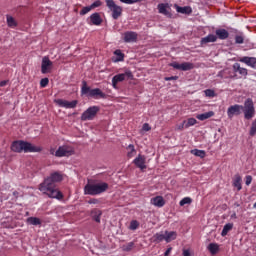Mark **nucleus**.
I'll return each mask as SVG.
<instances>
[{
  "label": "nucleus",
  "mask_w": 256,
  "mask_h": 256,
  "mask_svg": "<svg viewBox=\"0 0 256 256\" xmlns=\"http://www.w3.org/2000/svg\"><path fill=\"white\" fill-rule=\"evenodd\" d=\"M114 55H116V57L112 58L113 63H119L121 61H125V54L121 52V50L119 49L115 50Z\"/></svg>",
  "instance_id": "22"
},
{
  "label": "nucleus",
  "mask_w": 256,
  "mask_h": 256,
  "mask_svg": "<svg viewBox=\"0 0 256 256\" xmlns=\"http://www.w3.org/2000/svg\"><path fill=\"white\" fill-rule=\"evenodd\" d=\"M240 63H245L248 67H251L252 69H256V58L255 57H249L244 56L239 59Z\"/></svg>",
  "instance_id": "16"
},
{
  "label": "nucleus",
  "mask_w": 256,
  "mask_h": 256,
  "mask_svg": "<svg viewBox=\"0 0 256 256\" xmlns=\"http://www.w3.org/2000/svg\"><path fill=\"white\" fill-rule=\"evenodd\" d=\"M214 116H215V112L209 111L203 114H197L196 119H198L199 121H205L207 119H211V117H214Z\"/></svg>",
  "instance_id": "24"
},
{
  "label": "nucleus",
  "mask_w": 256,
  "mask_h": 256,
  "mask_svg": "<svg viewBox=\"0 0 256 256\" xmlns=\"http://www.w3.org/2000/svg\"><path fill=\"white\" fill-rule=\"evenodd\" d=\"M236 45H243L245 43V36L243 34H237L235 36Z\"/></svg>",
  "instance_id": "35"
},
{
  "label": "nucleus",
  "mask_w": 256,
  "mask_h": 256,
  "mask_svg": "<svg viewBox=\"0 0 256 256\" xmlns=\"http://www.w3.org/2000/svg\"><path fill=\"white\" fill-rule=\"evenodd\" d=\"M193 125H197V119L189 118L185 123V129H189V127H193Z\"/></svg>",
  "instance_id": "37"
},
{
  "label": "nucleus",
  "mask_w": 256,
  "mask_h": 256,
  "mask_svg": "<svg viewBox=\"0 0 256 256\" xmlns=\"http://www.w3.org/2000/svg\"><path fill=\"white\" fill-rule=\"evenodd\" d=\"M135 247V243L129 242L128 244L123 246V251H131Z\"/></svg>",
  "instance_id": "42"
},
{
  "label": "nucleus",
  "mask_w": 256,
  "mask_h": 256,
  "mask_svg": "<svg viewBox=\"0 0 256 256\" xmlns=\"http://www.w3.org/2000/svg\"><path fill=\"white\" fill-rule=\"evenodd\" d=\"M125 79H133V73L127 70L125 73L117 74L112 78V86L117 89V84L125 81Z\"/></svg>",
  "instance_id": "9"
},
{
  "label": "nucleus",
  "mask_w": 256,
  "mask_h": 256,
  "mask_svg": "<svg viewBox=\"0 0 256 256\" xmlns=\"http://www.w3.org/2000/svg\"><path fill=\"white\" fill-rule=\"evenodd\" d=\"M170 66L173 67V69H178L179 71H191V69L195 68V65L191 62H183L181 64L173 62Z\"/></svg>",
  "instance_id": "11"
},
{
  "label": "nucleus",
  "mask_w": 256,
  "mask_h": 256,
  "mask_svg": "<svg viewBox=\"0 0 256 256\" xmlns=\"http://www.w3.org/2000/svg\"><path fill=\"white\" fill-rule=\"evenodd\" d=\"M11 151L14 153H41L43 148L31 144V142L16 140L11 144Z\"/></svg>",
  "instance_id": "2"
},
{
  "label": "nucleus",
  "mask_w": 256,
  "mask_h": 256,
  "mask_svg": "<svg viewBox=\"0 0 256 256\" xmlns=\"http://www.w3.org/2000/svg\"><path fill=\"white\" fill-rule=\"evenodd\" d=\"M103 5V2H101V0H96V1H94L91 5H90V7L92 8V9H97V7H101Z\"/></svg>",
  "instance_id": "43"
},
{
  "label": "nucleus",
  "mask_w": 256,
  "mask_h": 256,
  "mask_svg": "<svg viewBox=\"0 0 256 256\" xmlns=\"http://www.w3.org/2000/svg\"><path fill=\"white\" fill-rule=\"evenodd\" d=\"M82 95H88L89 97H93L94 99H106L107 95L101 91L99 88L91 89L87 86V82L83 81V86L81 88Z\"/></svg>",
  "instance_id": "5"
},
{
  "label": "nucleus",
  "mask_w": 256,
  "mask_h": 256,
  "mask_svg": "<svg viewBox=\"0 0 256 256\" xmlns=\"http://www.w3.org/2000/svg\"><path fill=\"white\" fill-rule=\"evenodd\" d=\"M90 11H93V8H91V6H85L80 11V15H87Z\"/></svg>",
  "instance_id": "40"
},
{
  "label": "nucleus",
  "mask_w": 256,
  "mask_h": 256,
  "mask_svg": "<svg viewBox=\"0 0 256 256\" xmlns=\"http://www.w3.org/2000/svg\"><path fill=\"white\" fill-rule=\"evenodd\" d=\"M61 181H63L62 172H51L50 175L39 184L38 189L43 195H47L50 199L61 200L63 199V193L57 188V183H61Z\"/></svg>",
  "instance_id": "1"
},
{
  "label": "nucleus",
  "mask_w": 256,
  "mask_h": 256,
  "mask_svg": "<svg viewBox=\"0 0 256 256\" xmlns=\"http://www.w3.org/2000/svg\"><path fill=\"white\" fill-rule=\"evenodd\" d=\"M71 155H75V149L69 145L60 146L55 152V157H71Z\"/></svg>",
  "instance_id": "8"
},
{
  "label": "nucleus",
  "mask_w": 256,
  "mask_h": 256,
  "mask_svg": "<svg viewBox=\"0 0 256 256\" xmlns=\"http://www.w3.org/2000/svg\"><path fill=\"white\" fill-rule=\"evenodd\" d=\"M233 230V223H227L224 225L222 232H221V236L222 237H227L229 231Z\"/></svg>",
  "instance_id": "32"
},
{
  "label": "nucleus",
  "mask_w": 256,
  "mask_h": 256,
  "mask_svg": "<svg viewBox=\"0 0 256 256\" xmlns=\"http://www.w3.org/2000/svg\"><path fill=\"white\" fill-rule=\"evenodd\" d=\"M253 208L256 209V202L254 203Z\"/></svg>",
  "instance_id": "57"
},
{
  "label": "nucleus",
  "mask_w": 256,
  "mask_h": 256,
  "mask_svg": "<svg viewBox=\"0 0 256 256\" xmlns=\"http://www.w3.org/2000/svg\"><path fill=\"white\" fill-rule=\"evenodd\" d=\"M215 33L216 37H218V39H221L222 41L225 39H229V31H227L226 29H217Z\"/></svg>",
  "instance_id": "20"
},
{
  "label": "nucleus",
  "mask_w": 256,
  "mask_h": 256,
  "mask_svg": "<svg viewBox=\"0 0 256 256\" xmlns=\"http://www.w3.org/2000/svg\"><path fill=\"white\" fill-rule=\"evenodd\" d=\"M241 181H242L241 176L239 174H236L233 180V187H236L238 191H241V189H243V186H241Z\"/></svg>",
  "instance_id": "29"
},
{
  "label": "nucleus",
  "mask_w": 256,
  "mask_h": 256,
  "mask_svg": "<svg viewBox=\"0 0 256 256\" xmlns=\"http://www.w3.org/2000/svg\"><path fill=\"white\" fill-rule=\"evenodd\" d=\"M252 181H253V177H252L251 175L246 176V178H245V184H246L247 186L251 185Z\"/></svg>",
  "instance_id": "47"
},
{
  "label": "nucleus",
  "mask_w": 256,
  "mask_h": 256,
  "mask_svg": "<svg viewBox=\"0 0 256 256\" xmlns=\"http://www.w3.org/2000/svg\"><path fill=\"white\" fill-rule=\"evenodd\" d=\"M26 223H28V225H41V219L37 218V217H28L26 220Z\"/></svg>",
  "instance_id": "34"
},
{
  "label": "nucleus",
  "mask_w": 256,
  "mask_h": 256,
  "mask_svg": "<svg viewBox=\"0 0 256 256\" xmlns=\"http://www.w3.org/2000/svg\"><path fill=\"white\" fill-rule=\"evenodd\" d=\"M233 71L234 73H239V75H242V77H247V75H249L247 68L241 67V64L239 63L233 64Z\"/></svg>",
  "instance_id": "18"
},
{
  "label": "nucleus",
  "mask_w": 256,
  "mask_h": 256,
  "mask_svg": "<svg viewBox=\"0 0 256 256\" xmlns=\"http://www.w3.org/2000/svg\"><path fill=\"white\" fill-rule=\"evenodd\" d=\"M241 111L244 115V119H246V121H251V119H253L256 114L255 103L253 102V99L247 98L242 105Z\"/></svg>",
  "instance_id": "4"
},
{
  "label": "nucleus",
  "mask_w": 256,
  "mask_h": 256,
  "mask_svg": "<svg viewBox=\"0 0 256 256\" xmlns=\"http://www.w3.org/2000/svg\"><path fill=\"white\" fill-rule=\"evenodd\" d=\"M128 157H133V153H135V146L133 144H130L128 147Z\"/></svg>",
  "instance_id": "41"
},
{
  "label": "nucleus",
  "mask_w": 256,
  "mask_h": 256,
  "mask_svg": "<svg viewBox=\"0 0 256 256\" xmlns=\"http://www.w3.org/2000/svg\"><path fill=\"white\" fill-rule=\"evenodd\" d=\"M51 67H53V62L49 59V57H44L42 59L41 72L43 74L49 73L51 71Z\"/></svg>",
  "instance_id": "15"
},
{
  "label": "nucleus",
  "mask_w": 256,
  "mask_h": 256,
  "mask_svg": "<svg viewBox=\"0 0 256 256\" xmlns=\"http://www.w3.org/2000/svg\"><path fill=\"white\" fill-rule=\"evenodd\" d=\"M171 251H173V248H168L166 251H165V253H164V256H169L170 255V253H171Z\"/></svg>",
  "instance_id": "53"
},
{
  "label": "nucleus",
  "mask_w": 256,
  "mask_h": 256,
  "mask_svg": "<svg viewBox=\"0 0 256 256\" xmlns=\"http://www.w3.org/2000/svg\"><path fill=\"white\" fill-rule=\"evenodd\" d=\"M208 251H210L211 255H217L219 253V244L210 243L207 247Z\"/></svg>",
  "instance_id": "31"
},
{
  "label": "nucleus",
  "mask_w": 256,
  "mask_h": 256,
  "mask_svg": "<svg viewBox=\"0 0 256 256\" xmlns=\"http://www.w3.org/2000/svg\"><path fill=\"white\" fill-rule=\"evenodd\" d=\"M183 256H191V252L189 250H184Z\"/></svg>",
  "instance_id": "55"
},
{
  "label": "nucleus",
  "mask_w": 256,
  "mask_h": 256,
  "mask_svg": "<svg viewBox=\"0 0 256 256\" xmlns=\"http://www.w3.org/2000/svg\"><path fill=\"white\" fill-rule=\"evenodd\" d=\"M101 215H103V212L97 208L91 211V217L96 223H101Z\"/></svg>",
  "instance_id": "23"
},
{
  "label": "nucleus",
  "mask_w": 256,
  "mask_h": 256,
  "mask_svg": "<svg viewBox=\"0 0 256 256\" xmlns=\"http://www.w3.org/2000/svg\"><path fill=\"white\" fill-rule=\"evenodd\" d=\"M150 203L151 205H154V207H163L165 205V200L163 199V196H156L151 198Z\"/></svg>",
  "instance_id": "19"
},
{
  "label": "nucleus",
  "mask_w": 256,
  "mask_h": 256,
  "mask_svg": "<svg viewBox=\"0 0 256 256\" xmlns=\"http://www.w3.org/2000/svg\"><path fill=\"white\" fill-rule=\"evenodd\" d=\"M49 85V78H43L40 81V87L45 88Z\"/></svg>",
  "instance_id": "44"
},
{
  "label": "nucleus",
  "mask_w": 256,
  "mask_h": 256,
  "mask_svg": "<svg viewBox=\"0 0 256 256\" xmlns=\"http://www.w3.org/2000/svg\"><path fill=\"white\" fill-rule=\"evenodd\" d=\"M166 243H171L177 239V232L175 231H165Z\"/></svg>",
  "instance_id": "28"
},
{
  "label": "nucleus",
  "mask_w": 256,
  "mask_h": 256,
  "mask_svg": "<svg viewBox=\"0 0 256 256\" xmlns=\"http://www.w3.org/2000/svg\"><path fill=\"white\" fill-rule=\"evenodd\" d=\"M49 153H50V155H54L55 156V153H57L56 148L55 147H50Z\"/></svg>",
  "instance_id": "52"
},
{
  "label": "nucleus",
  "mask_w": 256,
  "mask_h": 256,
  "mask_svg": "<svg viewBox=\"0 0 256 256\" xmlns=\"http://www.w3.org/2000/svg\"><path fill=\"white\" fill-rule=\"evenodd\" d=\"M179 79V76H171V77H165L164 81H177Z\"/></svg>",
  "instance_id": "48"
},
{
  "label": "nucleus",
  "mask_w": 256,
  "mask_h": 256,
  "mask_svg": "<svg viewBox=\"0 0 256 256\" xmlns=\"http://www.w3.org/2000/svg\"><path fill=\"white\" fill-rule=\"evenodd\" d=\"M123 37L125 43H136L139 35L137 32L127 31L123 34Z\"/></svg>",
  "instance_id": "14"
},
{
  "label": "nucleus",
  "mask_w": 256,
  "mask_h": 256,
  "mask_svg": "<svg viewBox=\"0 0 256 256\" xmlns=\"http://www.w3.org/2000/svg\"><path fill=\"white\" fill-rule=\"evenodd\" d=\"M241 109H242V105H239V104L230 106L227 110L228 119H233L234 116L237 117V116L241 115V113H242Z\"/></svg>",
  "instance_id": "12"
},
{
  "label": "nucleus",
  "mask_w": 256,
  "mask_h": 256,
  "mask_svg": "<svg viewBox=\"0 0 256 256\" xmlns=\"http://www.w3.org/2000/svg\"><path fill=\"white\" fill-rule=\"evenodd\" d=\"M168 7H169V4L167 3L158 4L159 13H161L162 15H169V11L167 10Z\"/></svg>",
  "instance_id": "33"
},
{
  "label": "nucleus",
  "mask_w": 256,
  "mask_h": 256,
  "mask_svg": "<svg viewBox=\"0 0 256 256\" xmlns=\"http://www.w3.org/2000/svg\"><path fill=\"white\" fill-rule=\"evenodd\" d=\"M249 135H250V137H255V135H256V119L253 120V122H252V126L250 128Z\"/></svg>",
  "instance_id": "38"
},
{
  "label": "nucleus",
  "mask_w": 256,
  "mask_h": 256,
  "mask_svg": "<svg viewBox=\"0 0 256 256\" xmlns=\"http://www.w3.org/2000/svg\"><path fill=\"white\" fill-rule=\"evenodd\" d=\"M13 195H14V197H16V199H17V197H18V195H19V192L14 191V192H13Z\"/></svg>",
  "instance_id": "56"
},
{
  "label": "nucleus",
  "mask_w": 256,
  "mask_h": 256,
  "mask_svg": "<svg viewBox=\"0 0 256 256\" xmlns=\"http://www.w3.org/2000/svg\"><path fill=\"white\" fill-rule=\"evenodd\" d=\"M90 205H97L99 203V200L97 198H92L88 201Z\"/></svg>",
  "instance_id": "51"
},
{
  "label": "nucleus",
  "mask_w": 256,
  "mask_h": 256,
  "mask_svg": "<svg viewBox=\"0 0 256 256\" xmlns=\"http://www.w3.org/2000/svg\"><path fill=\"white\" fill-rule=\"evenodd\" d=\"M206 97H215V90H211V89H206L204 91Z\"/></svg>",
  "instance_id": "45"
},
{
  "label": "nucleus",
  "mask_w": 256,
  "mask_h": 256,
  "mask_svg": "<svg viewBox=\"0 0 256 256\" xmlns=\"http://www.w3.org/2000/svg\"><path fill=\"white\" fill-rule=\"evenodd\" d=\"M106 6L112 12V18L117 20L123 15V8L115 4L113 0H105Z\"/></svg>",
  "instance_id": "6"
},
{
  "label": "nucleus",
  "mask_w": 256,
  "mask_h": 256,
  "mask_svg": "<svg viewBox=\"0 0 256 256\" xmlns=\"http://www.w3.org/2000/svg\"><path fill=\"white\" fill-rule=\"evenodd\" d=\"M109 189V184L106 182L96 184H86L84 187L85 195H101Z\"/></svg>",
  "instance_id": "3"
},
{
  "label": "nucleus",
  "mask_w": 256,
  "mask_h": 256,
  "mask_svg": "<svg viewBox=\"0 0 256 256\" xmlns=\"http://www.w3.org/2000/svg\"><path fill=\"white\" fill-rule=\"evenodd\" d=\"M101 23H103V18H101V14L98 12H95L90 16L89 25H96L98 27Z\"/></svg>",
  "instance_id": "17"
},
{
  "label": "nucleus",
  "mask_w": 256,
  "mask_h": 256,
  "mask_svg": "<svg viewBox=\"0 0 256 256\" xmlns=\"http://www.w3.org/2000/svg\"><path fill=\"white\" fill-rule=\"evenodd\" d=\"M54 103H56V105H58V107H64V109H75V107H77V104L79 103V101L73 100L70 102V101L63 100V99H55Z\"/></svg>",
  "instance_id": "10"
},
{
  "label": "nucleus",
  "mask_w": 256,
  "mask_h": 256,
  "mask_svg": "<svg viewBox=\"0 0 256 256\" xmlns=\"http://www.w3.org/2000/svg\"><path fill=\"white\" fill-rule=\"evenodd\" d=\"M191 155H195V157H200V159H205L207 153L205 150L193 149L190 151Z\"/></svg>",
  "instance_id": "30"
},
{
  "label": "nucleus",
  "mask_w": 256,
  "mask_h": 256,
  "mask_svg": "<svg viewBox=\"0 0 256 256\" xmlns=\"http://www.w3.org/2000/svg\"><path fill=\"white\" fill-rule=\"evenodd\" d=\"M7 83H9V81L7 80H3L0 82V87H5V85H7Z\"/></svg>",
  "instance_id": "54"
},
{
  "label": "nucleus",
  "mask_w": 256,
  "mask_h": 256,
  "mask_svg": "<svg viewBox=\"0 0 256 256\" xmlns=\"http://www.w3.org/2000/svg\"><path fill=\"white\" fill-rule=\"evenodd\" d=\"M177 13H182V15H191L193 13V9L191 6H176Z\"/></svg>",
  "instance_id": "21"
},
{
  "label": "nucleus",
  "mask_w": 256,
  "mask_h": 256,
  "mask_svg": "<svg viewBox=\"0 0 256 256\" xmlns=\"http://www.w3.org/2000/svg\"><path fill=\"white\" fill-rule=\"evenodd\" d=\"M139 228V221H137V220H132L131 222H130V229H131V231H135L136 229H138Z\"/></svg>",
  "instance_id": "39"
},
{
  "label": "nucleus",
  "mask_w": 256,
  "mask_h": 256,
  "mask_svg": "<svg viewBox=\"0 0 256 256\" xmlns=\"http://www.w3.org/2000/svg\"><path fill=\"white\" fill-rule=\"evenodd\" d=\"M152 239L154 243H161L163 241H166L165 233L158 232L153 235Z\"/></svg>",
  "instance_id": "26"
},
{
  "label": "nucleus",
  "mask_w": 256,
  "mask_h": 256,
  "mask_svg": "<svg viewBox=\"0 0 256 256\" xmlns=\"http://www.w3.org/2000/svg\"><path fill=\"white\" fill-rule=\"evenodd\" d=\"M192 203L193 199H191L190 197H185L179 202V205L180 207H185V205H191Z\"/></svg>",
  "instance_id": "36"
},
{
  "label": "nucleus",
  "mask_w": 256,
  "mask_h": 256,
  "mask_svg": "<svg viewBox=\"0 0 256 256\" xmlns=\"http://www.w3.org/2000/svg\"><path fill=\"white\" fill-rule=\"evenodd\" d=\"M185 123H187V121L184 120L183 123L177 126L178 131H183V129H185Z\"/></svg>",
  "instance_id": "50"
},
{
  "label": "nucleus",
  "mask_w": 256,
  "mask_h": 256,
  "mask_svg": "<svg viewBox=\"0 0 256 256\" xmlns=\"http://www.w3.org/2000/svg\"><path fill=\"white\" fill-rule=\"evenodd\" d=\"M147 161V157H145V155H141L139 154L134 160L133 163L136 167H138V169H140V171H145V169H147V165H145Z\"/></svg>",
  "instance_id": "13"
},
{
  "label": "nucleus",
  "mask_w": 256,
  "mask_h": 256,
  "mask_svg": "<svg viewBox=\"0 0 256 256\" xmlns=\"http://www.w3.org/2000/svg\"><path fill=\"white\" fill-rule=\"evenodd\" d=\"M101 111L99 106H91L81 115V121H93L97 117V113Z\"/></svg>",
  "instance_id": "7"
},
{
  "label": "nucleus",
  "mask_w": 256,
  "mask_h": 256,
  "mask_svg": "<svg viewBox=\"0 0 256 256\" xmlns=\"http://www.w3.org/2000/svg\"><path fill=\"white\" fill-rule=\"evenodd\" d=\"M142 130L143 131H151V126L149 125V123H144L142 126Z\"/></svg>",
  "instance_id": "49"
},
{
  "label": "nucleus",
  "mask_w": 256,
  "mask_h": 256,
  "mask_svg": "<svg viewBox=\"0 0 256 256\" xmlns=\"http://www.w3.org/2000/svg\"><path fill=\"white\" fill-rule=\"evenodd\" d=\"M217 41V36L215 34H209L208 36L202 38L201 43L205 45L207 43H215Z\"/></svg>",
  "instance_id": "27"
},
{
  "label": "nucleus",
  "mask_w": 256,
  "mask_h": 256,
  "mask_svg": "<svg viewBox=\"0 0 256 256\" xmlns=\"http://www.w3.org/2000/svg\"><path fill=\"white\" fill-rule=\"evenodd\" d=\"M141 0H120L121 3H125L126 5H133L134 3H139Z\"/></svg>",
  "instance_id": "46"
},
{
  "label": "nucleus",
  "mask_w": 256,
  "mask_h": 256,
  "mask_svg": "<svg viewBox=\"0 0 256 256\" xmlns=\"http://www.w3.org/2000/svg\"><path fill=\"white\" fill-rule=\"evenodd\" d=\"M6 23L10 29H15L18 25L17 20L11 15H6Z\"/></svg>",
  "instance_id": "25"
}]
</instances>
